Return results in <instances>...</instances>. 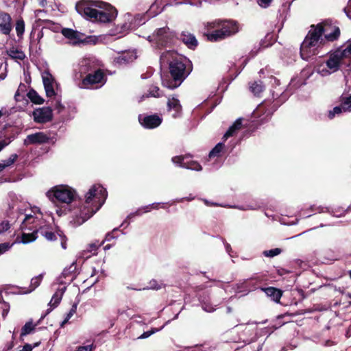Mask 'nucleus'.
<instances>
[{"instance_id": "1", "label": "nucleus", "mask_w": 351, "mask_h": 351, "mask_svg": "<svg viewBox=\"0 0 351 351\" xmlns=\"http://www.w3.org/2000/svg\"><path fill=\"white\" fill-rule=\"evenodd\" d=\"M160 61L162 63L169 64L172 79L167 76H161V80L162 86L171 90L180 86L192 71L191 61L174 51L163 52L160 56Z\"/></svg>"}, {"instance_id": "2", "label": "nucleus", "mask_w": 351, "mask_h": 351, "mask_svg": "<svg viewBox=\"0 0 351 351\" xmlns=\"http://www.w3.org/2000/svg\"><path fill=\"white\" fill-rule=\"evenodd\" d=\"M107 197V191L100 184L92 186L85 195V202L76 213L72 223L75 226L82 225L90 218L104 204Z\"/></svg>"}, {"instance_id": "3", "label": "nucleus", "mask_w": 351, "mask_h": 351, "mask_svg": "<svg viewBox=\"0 0 351 351\" xmlns=\"http://www.w3.org/2000/svg\"><path fill=\"white\" fill-rule=\"evenodd\" d=\"M95 6L99 9L94 8L88 2L82 1L76 4L75 9L80 14L95 22L111 23L116 19L117 11L112 5L101 2Z\"/></svg>"}, {"instance_id": "4", "label": "nucleus", "mask_w": 351, "mask_h": 351, "mask_svg": "<svg viewBox=\"0 0 351 351\" xmlns=\"http://www.w3.org/2000/svg\"><path fill=\"white\" fill-rule=\"evenodd\" d=\"M311 27V29L308 31L300 46V56L304 60H308L317 54L315 47L318 45V43H324V39L322 38L324 33L322 24L312 25Z\"/></svg>"}, {"instance_id": "5", "label": "nucleus", "mask_w": 351, "mask_h": 351, "mask_svg": "<svg viewBox=\"0 0 351 351\" xmlns=\"http://www.w3.org/2000/svg\"><path fill=\"white\" fill-rule=\"evenodd\" d=\"M37 232H40L43 237L49 241L56 240L58 237H60L62 247L63 249L66 248L64 237L62 236L61 231L58 230L54 232L52 230L51 228L48 227H41L36 232L34 231L32 233H23L20 242L23 244H27L35 241L36 239V234Z\"/></svg>"}, {"instance_id": "6", "label": "nucleus", "mask_w": 351, "mask_h": 351, "mask_svg": "<svg viewBox=\"0 0 351 351\" xmlns=\"http://www.w3.org/2000/svg\"><path fill=\"white\" fill-rule=\"evenodd\" d=\"M49 199L62 203H71L75 196V192L71 188L65 185L56 186L46 193Z\"/></svg>"}, {"instance_id": "7", "label": "nucleus", "mask_w": 351, "mask_h": 351, "mask_svg": "<svg viewBox=\"0 0 351 351\" xmlns=\"http://www.w3.org/2000/svg\"><path fill=\"white\" fill-rule=\"evenodd\" d=\"M175 38L174 32L170 31L168 27L158 28L148 36V40L156 47L170 45Z\"/></svg>"}, {"instance_id": "8", "label": "nucleus", "mask_w": 351, "mask_h": 351, "mask_svg": "<svg viewBox=\"0 0 351 351\" xmlns=\"http://www.w3.org/2000/svg\"><path fill=\"white\" fill-rule=\"evenodd\" d=\"M105 82L104 73L100 69H97L94 71L93 73L87 74L81 84H79V86L81 88H90L96 85L95 88H98L103 86Z\"/></svg>"}, {"instance_id": "9", "label": "nucleus", "mask_w": 351, "mask_h": 351, "mask_svg": "<svg viewBox=\"0 0 351 351\" xmlns=\"http://www.w3.org/2000/svg\"><path fill=\"white\" fill-rule=\"evenodd\" d=\"M324 29V39L328 42H334L339 39L341 34L340 28L334 25L331 21L326 20L321 23Z\"/></svg>"}, {"instance_id": "10", "label": "nucleus", "mask_w": 351, "mask_h": 351, "mask_svg": "<svg viewBox=\"0 0 351 351\" xmlns=\"http://www.w3.org/2000/svg\"><path fill=\"white\" fill-rule=\"evenodd\" d=\"M239 31V24L233 20H221V40L236 34Z\"/></svg>"}, {"instance_id": "11", "label": "nucleus", "mask_w": 351, "mask_h": 351, "mask_svg": "<svg viewBox=\"0 0 351 351\" xmlns=\"http://www.w3.org/2000/svg\"><path fill=\"white\" fill-rule=\"evenodd\" d=\"M346 58L343 56V53H341V48H338L333 53H331L329 56V58L327 60L326 64L328 69L332 70V72L338 71L340 68L341 62Z\"/></svg>"}, {"instance_id": "12", "label": "nucleus", "mask_w": 351, "mask_h": 351, "mask_svg": "<svg viewBox=\"0 0 351 351\" xmlns=\"http://www.w3.org/2000/svg\"><path fill=\"white\" fill-rule=\"evenodd\" d=\"M42 80L46 93V95L48 97H51L55 95L54 87L56 85L54 77L48 71H44L42 72Z\"/></svg>"}, {"instance_id": "13", "label": "nucleus", "mask_w": 351, "mask_h": 351, "mask_svg": "<svg viewBox=\"0 0 351 351\" xmlns=\"http://www.w3.org/2000/svg\"><path fill=\"white\" fill-rule=\"evenodd\" d=\"M49 137L44 132H38L34 134H28L23 141V144L25 146L30 145H41L47 143L49 141Z\"/></svg>"}, {"instance_id": "14", "label": "nucleus", "mask_w": 351, "mask_h": 351, "mask_svg": "<svg viewBox=\"0 0 351 351\" xmlns=\"http://www.w3.org/2000/svg\"><path fill=\"white\" fill-rule=\"evenodd\" d=\"M32 115L35 122L43 123L51 121L52 110L49 107L39 108L34 110Z\"/></svg>"}, {"instance_id": "15", "label": "nucleus", "mask_w": 351, "mask_h": 351, "mask_svg": "<svg viewBox=\"0 0 351 351\" xmlns=\"http://www.w3.org/2000/svg\"><path fill=\"white\" fill-rule=\"evenodd\" d=\"M138 121L142 126L147 129L157 128L162 123V119L156 114L147 116L140 114L138 116Z\"/></svg>"}, {"instance_id": "16", "label": "nucleus", "mask_w": 351, "mask_h": 351, "mask_svg": "<svg viewBox=\"0 0 351 351\" xmlns=\"http://www.w3.org/2000/svg\"><path fill=\"white\" fill-rule=\"evenodd\" d=\"M219 22L208 23L206 26V32L204 34L207 39L212 42L217 41L219 38Z\"/></svg>"}, {"instance_id": "17", "label": "nucleus", "mask_w": 351, "mask_h": 351, "mask_svg": "<svg viewBox=\"0 0 351 351\" xmlns=\"http://www.w3.org/2000/svg\"><path fill=\"white\" fill-rule=\"evenodd\" d=\"M12 29V18L8 13L0 12V32L9 35Z\"/></svg>"}, {"instance_id": "18", "label": "nucleus", "mask_w": 351, "mask_h": 351, "mask_svg": "<svg viewBox=\"0 0 351 351\" xmlns=\"http://www.w3.org/2000/svg\"><path fill=\"white\" fill-rule=\"evenodd\" d=\"M136 58V55L134 52L130 51H124L119 53L118 56L114 58V62L119 66H121L133 62Z\"/></svg>"}, {"instance_id": "19", "label": "nucleus", "mask_w": 351, "mask_h": 351, "mask_svg": "<svg viewBox=\"0 0 351 351\" xmlns=\"http://www.w3.org/2000/svg\"><path fill=\"white\" fill-rule=\"evenodd\" d=\"M62 34L69 40V42L73 45H76L82 41V34L73 29L64 28L61 31Z\"/></svg>"}, {"instance_id": "20", "label": "nucleus", "mask_w": 351, "mask_h": 351, "mask_svg": "<svg viewBox=\"0 0 351 351\" xmlns=\"http://www.w3.org/2000/svg\"><path fill=\"white\" fill-rule=\"evenodd\" d=\"M266 295L271 299V300L279 303L281 297L282 296L283 291L278 288L274 287H261Z\"/></svg>"}, {"instance_id": "21", "label": "nucleus", "mask_w": 351, "mask_h": 351, "mask_svg": "<svg viewBox=\"0 0 351 351\" xmlns=\"http://www.w3.org/2000/svg\"><path fill=\"white\" fill-rule=\"evenodd\" d=\"M95 64L92 59L84 58L80 63L79 72L80 73L81 75L88 74L95 71Z\"/></svg>"}, {"instance_id": "22", "label": "nucleus", "mask_w": 351, "mask_h": 351, "mask_svg": "<svg viewBox=\"0 0 351 351\" xmlns=\"http://www.w3.org/2000/svg\"><path fill=\"white\" fill-rule=\"evenodd\" d=\"M132 16L130 14L125 15V22L121 24H118L114 32H112V35L121 34L120 36L125 34L132 27Z\"/></svg>"}, {"instance_id": "23", "label": "nucleus", "mask_w": 351, "mask_h": 351, "mask_svg": "<svg viewBox=\"0 0 351 351\" xmlns=\"http://www.w3.org/2000/svg\"><path fill=\"white\" fill-rule=\"evenodd\" d=\"M181 40L190 49H195L198 45L195 36L189 32L184 31L182 32Z\"/></svg>"}, {"instance_id": "24", "label": "nucleus", "mask_w": 351, "mask_h": 351, "mask_svg": "<svg viewBox=\"0 0 351 351\" xmlns=\"http://www.w3.org/2000/svg\"><path fill=\"white\" fill-rule=\"evenodd\" d=\"M66 291V287L63 286L61 288L57 289L55 293L53 295L51 301L49 303L50 308L47 310V313H49L52 309L56 307L60 302L62 295Z\"/></svg>"}, {"instance_id": "25", "label": "nucleus", "mask_w": 351, "mask_h": 351, "mask_svg": "<svg viewBox=\"0 0 351 351\" xmlns=\"http://www.w3.org/2000/svg\"><path fill=\"white\" fill-rule=\"evenodd\" d=\"M66 291V287L63 286L61 288L57 289L55 293L53 295L51 301L49 303L50 308L47 310V313H49L52 309L56 307L60 302L62 295Z\"/></svg>"}, {"instance_id": "26", "label": "nucleus", "mask_w": 351, "mask_h": 351, "mask_svg": "<svg viewBox=\"0 0 351 351\" xmlns=\"http://www.w3.org/2000/svg\"><path fill=\"white\" fill-rule=\"evenodd\" d=\"M167 108L169 111H174L172 114L174 118L180 116L182 111V106L180 101L177 98L174 97L169 98L167 101Z\"/></svg>"}, {"instance_id": "27", "label": "nucleus", "mask_w": 351, "mask_h": 351, "mask_svg": "<svg viewBox=\"0 0 351 351\" xmlns=\"http://www.w3.org/2000/svg\"><path fill=\"white\" fill-rule=\"evenodd\" d=\"M242 126V119L239 118L228 128L223 134V139L227 140L229 137L232 136Z\"/></svg>"}, {"instance_id": "28", "label": "nucleus", "mask_w": 351, "mask_h": 351, "mask_svg": "<svg viewBox=\"0 0 351 351\" xmlns=\"http://www.w3.org/2000/svg\"><path fill=\"white\" fill-rule=\"evenodd\" d=\"M250 90L254 96L260 97L265 90L263 82L261 80L250 83Z\"/></svg>"}, {"instance_id": "29", "label": "nucleus", "mask_w": 351, "mask_h": 351, "mask_svg": "<svg viewBox=\"0 0 351 351\" xmlns=\"http://www.w3.org/2000/svg\"><path fill=\"white\" fill-rule=\"evenodd\" d=\"M158 203H153L152 204H149L141 208H139L135 213H131L128 216V218L133 217L136 215H141L142 213H145L149 212L152 209H158Z\"/></svg>"}, {"instance_id": "30", "label": "nucleus", "mask_w": 351, "mask_h": 351, "mask_svg": "<svg viewBox=\"0 0 351 351\" xmlns=\"http://www.w3.org/2000/svg\"><path fill=\"white\" fill-rule=\"evenodd\" d=\"M7 54L12 59L16 60H22L25 58V53L20 49L16 48H10L7 50Z\"/></svg>"}, {"instance_id": "31", "label": "nucleus", "mask_w": 351, "mask_h": 351, "mask_svg": "<svg viewBox=\"0 0 351 351\" xmlns=\"http://www.w3.org/2000/svg\"><path fill=\"white\" fill-rule=\"evenodd\" d=\"M182 165L183 168L193 171H199L202 169V167L199 162L195 160H190L188 156L187 159H186V162H184Z\"/></svg>"}, {"instance_id": "32", "label": "nucleus", "mask_w": 351, "mask_h": 351, "mask_svg": "<svg viewBox=\"0 0 351 351\" xmlns=\"http://www.w3.org/2000/svg\"><path fill=\"white\" fill-rule=\"evenodd\" d=\"M75 269V265L74 263H73L69 267L64 268L61 275L57 279L58 282L61 285L64 284L65 282L63 281V278H65L67 276H70Z\"/></svg>"}, {"instance_id": "33", "label": "nucleus", "mask_w": 351, "mask_h": 351, "mask_svg": "<svg viewBox=\"0 0 351 351\" xmlns=\"http://www.w3.org/2000/svg\"><path fill=\"white\" fill-rule=\"evenodd\" d=\"M43 274H39L38 276H35L33 278H32L31 284H30L29 289L27 291H24L23 293H31L32 291H33L36 287H38L40 285V284L43 280Z\"/></svg>"}, {"instance_id": "34", "label": "nucleus", "mask_w": 351, "mask_h": 351, "mask_svg": "<svg viewBox=\"0 0 351 351\" xmlns=\"http://www.w3.org/2000/svg\"><path fill=\"white\" fill-rule=\"evenodd\" d=\"M161 96V93L158 86H152L149 89V93L147 95H143L139 100L138 102L142 101L144 98L148 97H159Z\"/></svg>"}, {"instance_id": "35", "label": "nucleus", "mask_w": 351, "mask_h": 351, "mask_svg": "<svg viewBox=\"0 0 351 351\" xmlns=\"http://www.w3.org/2000/svg\"><path fill=\"white\" fill-rule=\"evenodd\" d=\"M27 95L31 101L34 104H41L44 102V99L34 89L30 90Z\"/></svg>"}, {"instance_id": "36", "label": "nucleus", "mask_w": 351, "mask_h": 351, "mask_svg": "<svg viewBox=\"0 0 351 351\" xmlns=\"http://www.w3.org/2000/svg\"><path fill=\"white\" fill-rule=\"evenodd\" d=\"M267 103L264 102L261 104L258 107L257 110L263 112V114H266V116H269L273 114V112L276 110L277 107L276 106V104H273L271 109H265Z\"/></svg>"}, {"instance_id": "37", "label": "nucleus", "mask_w": 351, "mask_h": 351, "mask_svg": "<svg viewBox=\"0 0 351 351\" xmlns=\"http://www.w3.org/2000/svg\"><path fill=\"white\" fill-rule=\"evenodd\" d=\"M15 29L17 36L21 37L25 32V22L22 19L16 21Z\"/></svg>"}, {"instance_id": "38", "label": "nucleus", "mask_w": 351, "mask_h": 351, "mask_svg": "<svg viewBox=\"0 0 351 351\" xmlns=\"http://www.w3.org/2000/svg\"><path fill=\"white\" fill-rule=\"evenodd\" d=\"M35 328V325L32 322H27L21 329V336H25L31 333Z\"/></svg>"}, {"instance_id": "39", "label": "nucleus", "mask_w": 351, "mask_h": 351, "mask_svg": "<svg viewBox=\"0 0 351 351\" xmlns=\"http://www.w3.org/2000/svg\"><path fill=\"white\" fill-rule=\"evenodd\" d=\"M18 156L16 154H12L8 159L0 161L1 166H3L5 169L6 167L12 165L17 159Z\"/></svg>"}, {"instance_id": "40", "label": "nucleus", "mask_w": 351, "mask_h": 351, "mask_svg": "<svg viewBox=\"0 0 351 351\" xmlns=\"http://www.w3.org/2000/svg\"><path fill=\"white\" fill-rule=\"evenodd\" d=\"M36 217L31 214H26L25 218L23 219L21 228H27V225L34 222Z\"/></svg>"}, {"instance_id": "41", "label": "nucleus", "mask_w": 351, "mask_h": 351, "mask_svg": "<svg viewBox=\"0 0 351 351\" xmlns=\"http://www.w3.org/2000/svg\"><path fill=\"white\" fill-rule=\"evenodd\" d=\"M282 252V250L280 248L277 247L269 250H265L263 251V254L265 257H274L281 254Z\"/></svg>"}, {"instance_id": "42", "label": "nucleus", "mask_w": 351, "mask_h": 351, "mask_svg": "<svg viewBox=\"0 0 351 351\" xmlns=\"http://www.w3.org/2000/svg\"><path fill=\"white\" fill-rule=\"evenodd\" d=\"M341 106L344 111H351V95L341 99Z\"/></svg>"}, {"instance_id": "43", "label": "nucleus", "mask_w": 351, "mask_h": 351, "mask_svg": "<svg viewBox=\"0 0 351 351\" xmlns=\"http://www.w3.org/2000/svg\"><path fill=\"white\" fill-rule=\"evenodd\" d=\"M77 310V304H74L71 308L70 309L69 312L66 314V317L61 323V326H64V324H66L69 320L73 317V315L76 313Z\"/></svg>"}, {"instance_id": "44", "label": "nucleus", "mask_w": 351, "mask_h": 351, "mask_svg": "<svg viewBox=\"0 0 351 351\" xmlns=\"http://www.w3.org/2000/svg\"><path fill=\"white\" fill-rule=\"evenodd\" d=\"M186 159H187V156H176L172 158L171 161L176 165L181 167L183 168V164L186 162Z\"/></svg>"}, {"instance_id": "45", "label": "nucleus", "mask_w": 351, "mask_h": 351, "mask_svg": "<svg viewBox=\"0 0 351 351\" xmlns=\"http://www.w3.org/2000/svg\"><path fill=\"white\" fill-rule=\"evenodd\" d=\"M341 53L346 58H351V38L347 41V46L345 49H341Z\"/></svg>"}, {"instance_id": "46", "label": "nucleus", "mask_w": 351, "mask_h": 351, "mask_svg": "<svg viewBox=\"0 0 351 351\" xmlns=\"http://www.w3.org/2000/svg\"><path fill=\"white\" fill-rule=\"evenodd\" d=\"M219 157V143L215 145V147L209 152L208 159L211 160L214 158L217 159Z\"/></svg>"}, {"instance_id": "47", "label": "nucleus", "mask_w": 351, "mask_h": 351, "mask_svg": "<svg viewBox=\"0 0 351 351\" xmlns=\"http://www.w3.org/2000/svg\"><path fill=\"white\" fill-rule=\"evenodd\" d=\"M163 327L164 326H162L160 328H152L150 330L144 332L140 337H138V339H146L150 337L152 335L160 331Z\"/></svg>"}, {"instance_id": "48", "label": "nucleus", "mask_w": 351, "mask_h": 351, "mask_svg": "<svg viewBox=\"0 0 351 351\" xmlns=\"http://www.w3.org/2000/svg\"><path fill=\"white\" fill-rule=\"evenodd\" d=\"M162 287V285L159 284L157 280H152L149 282V286L147 287V289H160ZM143 290L147 289V288H143Z\"/></svg>"}, {"instance_id": "49", "label": "nucleus", "mask_w": 351, "mask_h": 351, "mask_svg": "<svg viewBox=\"0 0 351 351\" xmlns=\"http://www.w3.org/2000/svg\"><path fill=\"white\" fill-rule=\"evenodd\" d=\"M343 108L341 106H335L332 111H330L328 113V118L332 119L335 115L337 114H340L342 112Z\"/></svg>"}, {"instance_id": "50", "label": "nucleus", "mask_w": 351, "mask_h": 351, "mask_svg": "<svg viewBox=\"0 0 351 351\" xmlns=\"http://www.w3.org/2000/svg\"><path fill=\"white\" fill-rule=\"evenodd\" d=\"M202 306L204 311L211 313L216 310V308L213 306L210 302H203Z\"/></svg>"}, {"instance_id": "51", "label": "nucleus", "mask_w": 351, "mask_h": 351, "mask_svg": "<svg viewBox=\"0 0 351 351\" xmlns=\"http://www.w3.org/2000/svg\"><path fill=\"white\" fill-rule=\"evenodd\" d=\"M12 245L8 243H3L0 244V254L7 252L11 247Z\"/></svg>"}, {"instance_id": "52", "label": "nucleus", "mask_w": 351, "mask_h": 351, "mask_svg": "<svg viewBox=\"0 0 351 351\" xmlns=\"http://www.w3.org/2000/svg\"><path fill=\"white\" fill-rule=\"evenodd\" d=\"M273 0H258V5L262 8H267Z\"/></svg>"}, {"instance_id": "53", "label": "nucleus", "mask_w": 351, "mask_h": 351, "mask_svg": "<svg viewBox=\"0 0 351 351\" xmlns=\"http://www.w3.org/2000/svg\"><path fill=\"white\" fill-rule=\"evenodd\" d=\"M348 6L344 8L343 11L346 16L351 19V0L348 1Z\"/></svg>"}, {"instance_id": "54", "label": "nucleus", "mask_w": 351, "mask_h": 351, "mask_svg": "<svg viewBox=\"0 0 351 351\" xmlns=\"http://www.w3.org/2000/svg\"><path fill=\"white\" fill-rule=\"evenodd\" d=\"M93 349V345H88L86 346H80L75 351H92Z\"/></svg>"}, {"instance_id": "55", "label": "nucleus", "mask_w": 351, "mask_h": 351, "mask_svg": "<svg viewBox=\"0 0 351 351\" xmlns=\"http://www.w3.org/2000/svg\"><path fill=\"white\" fill-rule=\"evenodd\" d=\"M118 230V228H114L112 232H109L106 235L105 241H110L114 239L116 237L113 235L114 232Z\"/></svg>"}, {"instance_id": "56", "label": "nucleus", "mask_w": 351, "mask_h": 351, "mask_svg": "<svg viewBox=\"0 0 351 351\" xmlns=\"http://www.w3.org/2000/svg\"><path fill=\"white\" fill-rule=\"evenodd\" d=\"M10 228V224L8 221H3L0 225V232L6 231Z\"/></svg>"}, {"instance_id": "57", "label": "nucleus", "mask_w": 351, "mask_h": 351, "mask_svg": "<svg viewBox=\"0 0 351 351\" xmlns=\"http://www.w3.org/2000/svg\"><path fill=\"white\" fill-rule=\"evenodd\" d=\"M202 201L207 206H219V204L217 202H210L206 199H202Z\"/></svg>"}, {"instance_id": "58", "label": "nucleus", "mask_w": 351, "mask_h": 351, "mask_svg": "<svg viewBox=\"0 0 351 351\" xmlns=\"http://www.w3.org/2000/svg\"><path fill=\"white\" fill-rule=\"evenodd\" d=\"M223 243L225 245L226 252L228 253V254L230 256H233V255L232 254V250L230 245L229 243H228L225 240H223Z\"/></svg>"}, {"instance_id": "59", "label": "nucleus", "mask_w": 351, "mask_h": 351, "mask_svg": "<svg viewBox=\"0 0 351 351\" xmlns=\"http://www.w3.org/2000/svg\"><path fill=\"white\" fill-rule=\"evenodd\" d=\"M55 108L58 110V112H61L64 108V106L60 101H57L55 104Z\"/></svg>"}, {"instance_id": "60", "label": "nucleus", "mask_w": 351, "mask_h": 351, "mask_svg": "<svg viewBox=\"0 0 351 351\" xmlns=\"http://www.w3.org/2000/svg\"><path fill=\"white\" fill-rule=\"evenodd\" d=\"M33 346L31 344L26 343L23 348L19 351H32Z\"/></svg>"}, {"instance_id": "61", "label": "nucleus", "mask_w": 351, "mask_h": 351, "mask_svg": "<svg viewBox=\"0 0 351 351\" xmlns=\"http://www.w3.org/2000/svg\"><path fill=\"white\" fill-rule=\"evenodd\" d=\"M97 247H98V245L95 243L90 244L89 245L90 249L88 250V251L89 252L95 251L97 250Z\"/></svg>"}, {"instance_id": "62", "label": "nucleus", "mask_w": 351, "mask_h": 351, "mask_svg": "<svg viewBox=\"0 0 351 351\" xmlns=\"http://www.w3.org/2000/svg\"><path fill=\"white\" fill-rule=\"evenodd\" d=\"M184 199H186L188 201H191V200L193 199V197H189L180 198V199H177L176 201L178 202H183Z\"/></svg>"}, {"instance_id": "63", "label": "nucleus", "mask_w": 351, "mask_h": 351, "mask_svg": "<svg viewBox=\"0 0 351 351\" xmlns=\"http://www.w3.org/2000/svg\"><path fill=\"white\" fill-rule=\"evenodd\" d=\"M38 3L42 7H45L47 3L46 0H38Z\"/></svg>"}, {"instance_id": "64", "label": "nucleus", "mask_w": 351, "mask_h": 351, "mask_svg": "<svg viewBox=\"0 0 351 351\" xmlns=\"http://www.w3.org/2000/svg\"><path fill=\"white\" fill-rule=\"evenodd\" d=\"M214 350H215V348H214ZM213 348H205V347H204V348L201 350V351H213Z\"/></svg>"}]
</instances>
